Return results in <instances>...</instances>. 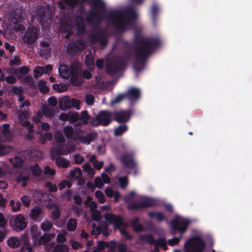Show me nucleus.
Segmentation results:
<instances>
[{"label": "nucleus", "instance_id": "26", "mask_svg": "<svg viewBox=\"0 0 252 252\" xmlns=\"http://www.w3.org/2000/svg\"><path fill=\"white\" fill-rule=\"evenodd\" d=\"M53 252H69V249L64 245H59L54 248Z\"/></svg>", "mask_w": 252, "mask_h": 252}, {"label": "nucleus", "instance_id": "39", "mask_svg": "<svg viewBox=\"0 0 252 252\" xmlns=\"http://www.w3.org/2000/svg\"><path fill=\"white\" fill-rule=\"evenodd\" d=\"M83 170L88 173L89 175L91 176H94V171L92 167L88 164H85L83 165Z\"/></svg>", "mask_w": 252, "mask_h": 252}, {"label": "nucleus", "instance_id": "8", "mask_svg": "<svg viewBox=\"0 0 252 252\" xmlns=\"http://www.w3.org/2000/svg\"><path fill=\"white\" fill-rule=\"evenodd\" d=\"M130 18L126 19L122 14L118 13L116 15L115 19V23L121 30L126 29L127 25L129 24Z\"/></svg>", "mask_w": 252, "mask_h": 252}, {"label": "nucleus", "instance_id": "2", "mask_svg": "<svg viewBox=\"0 0 252 252\" xmlns=\"http://www.w3.org/2000/svg\"><path fill=\"white\" fill-rule=\"evenodd\" d=\"M204 246V242L200 237H194L185 243V252H202Z\"/></svg>", "mask_w": 252, "mask_h": 252}, {"label": "nucleus", "instance_id": "18", "mask_svg": "<svg viewBox=\"0 0 252 252\" xmlns=\"http://www.w3.org/2000/svg\"><path fill=\"white\" fill-rule=\"evenodd\" d=\"M10 206L11 210L14 212L19 211L21 209V204L20 201H15L14 200L12 199L10 201Z\"/></svg>", "mask_w": 252, "mask_h": 252}, {"label": "nucleus", "instance_id": "25", "mask_svg": "<svg viewBox=\"0 0 252 252\" xmlns=\"http://www.w3.org/2000/svg\"><path fill=\"white\" fill-rule=\"evenodd\" d=\"M9 125L8 124L3 125L2 132L5 139H9L11 136V132L9 130Z\"/></svg>", "mask_w": 252, "mask_h": 252}, {"label": "nucleus", "instance_id": "22", "mask_svg": "<svg viewBox=\"0 0 252 252\" xmlns=\"http://www.w3.org/2000/svg\"><path fill=\"white\" fill-rule=\"evenodd\" d=\"M56 163L58 166L66 168L68 165V161L63 158H59L56 159Z\"/></svg>", "mask_w": 252, "mask_h": 252}, {"label": "nucleus", "instance_id": "14", "mask_svg": "<svg viewBox=\"0 0 252 252\" xmlns=\"http://www.w3.org/2000/svg\"><path fill=\"white\" fill-rule=\"evenodd\" d=\"M51 239V235L48 234H45L35 240V242L33 244L34 246L39 245H45Z\"/></svg>", "mask_w": 252, "mask_h": 252}, {"label": "nucleus", "instance_id": "20", "mask_svg": "<svg viewBox=\"0 0 252 252\" xmlns=\"http://www.w3.org/2000/svg\"><path fill=\"white\" fill-rule=\"evenodd\" d=\"M127 94L131 98H137L140 95V91L138 89L131 88L129 90Z\"/></svg>", "mask_w": 252, "mask_h": 252}, {"label": "nucleus", "instance_id": "9", "mask_svg": "<svg viewBox=\"0 0 252 252\" xmlns=\"http://www.w3.org/2000/svg\"><path fill=\"white\" fill-rule=\"evenodd\" d=\"M28 117L29 114L26 113L23 115H20L19 116V119L22 125L28 129L29 133L27 134V137L28 139H30L32 138L31 133L32 132L33 126L27 121Z\"/></svg>", "mask_w": 252, "mask_h": 252}, {"label": "nucleus", "instance_id": "62", "mask_svg": "<svg viewBox=\"0 0 252 252\" xmlns=\"http://www.w3.org/2000/svg\"><path fill=\"white\" fill-rule=\"evenodd\" d=\"M92 216L94 220H97L100 219V215L98 211H94L92 212Z\"/></svg>", "mask_w": 252, "mask_h": 252}, {"label": "nucleus", "instance_id": "35", "mask_svg": "<svg viewBox=\"0 0 252 252\" xmlns=\"http://www.w3.org/2000/svg\"><path fill=\"white\" fill-rule=\"evenodd\" d=\"M38 87L40 91L43 93H46L48 91V88L46 85L45 82L43 80L39 81Z\"/></svg>", "mask_w": 252, "mask_h": 252}, {"label": "nucleus", "instance_id": "13", "mask_svg": "<svg viewBox=\"0 0 252 252\" xmlns=\"http://www.w3.org/2000/svg\"><path fill=\"white\" fill-rule=\"evenodd\" d=\"M28 72V69L26 67H21L18 70L11 69L9 73L13 74L18 78H20L25 75Z\"/></svg>", "mask_w": 252, "mask_h": 252}, {"label": "nucleus", "instance_id": "34", "mask_svg": "<svg viewBox=\"0 0 252 252\" xmlns=\"http://www.w3.org/2000/svg\"><path fill=\"white\" fill-rule=\"evenodd\" d=\"M52 224L47 220H45L41 224V228L44 231L50 230L52 227Z\"/></svg>", "mask_w": 252, "mask_h": 252}, {"label": "nucleus", "instance_id": "4", "mask_svg": "<svg viewBox=\"0 0 252 252\" xmlns=\"http://www.w3.org/2000/svg\"><path fill=\"white\" fill-rule=\"evenodd\" d=\"M111 121V114L108 111H102L94 118L92 121V124L94 126L99 125L103 126L108 125Z\"/></svg>", "mask_w": 252, "mask_h": 252}, {"label": "nucleus", "instance_id": "28", "mask_svg": "<svg viewBox=\"0 0 252 252\" xmlns=\"http://www.w3.org/2000/svg\"><path fill=\"white\" fill-rule=\"evenodd\" d=\"M76 23L78 29V32L79 33H81L84 31V22L83 19L80 17H77L76 19Z\"/></svg>", "mask_w": 252, "mask_h": 252}, {"label": "nucleus", "instance_id": "1", "mask_svg": "<svg viewBox=\"0 0 252 252\" xmlns=\"http://www.w3.org/2000/svg\"><path fill=\"white\" fill-rule=\"evenodd\" d=\"M59 72L60 76L63 78H68L71 73V81L74 85L79 86L82 84L83 80L78 74L71 69V71L66 65H62L59 67Z\"/></svg>", "mask_w": 252, "mask_h": 252}, {"label": "nucleus", "instance_id": "36", "mask_svg": "<svg viewBox=\"0 0 252 252\" xmlns=\"http://www.w3.org/2000/svg\"><path fill=\"white\" fill-rule=\"evenodd\" d=\"M127 128L126 126H123L118 127L115 130V134L116 136L120 135L126 132Z\"/></svg>", "mask_w": 252, "mask_h": 252}, {"label": "nucleus", "instance_id": "15", "mask_svg": "<svg viewBox=\"0 0 252 252\" xmlns=\"http://www.w3.org/2000/svg\"><path fill=\"white\" fill-rule=\"evenodd\" d=\"M31 234L32 238V239L33 244H34L35 242V240H37L38 237L40 235V232L38 229V227L35 225H32L31 226Z\"/></svg>", "mask_w": 252, "mask_h": 252}, {"label": "nucleus", "instance_id": "40", "mask_svg": "<svg viewBox=\"0 0 252 252\" xmlns=\"http://www.w3.org/2000/svg\"><path fill=\"white\" fill-rule=\"evenodd\" d=\"M91 200H92V197H90V196H88L87 197V200L86 201V203L87 204H89V202H90V207L91 209V210L92 211V212H94V211H95V210H96V205L95 204V203L94 201H91Z\"/></svg>", "mask_w": 252, "mask_h": 252}, {"label": "nucleus", "instance_id": "30", "mask_svg": "<svg viewBox=\"0 0 252 252\" xmlns=\"http://www.w3.org/2000/svg\"><path fill=\"white\" fill-rule=\"evenodd\" d=\"M149 216L152 218H155L157 220L159 221L163 220L165 219L162 213L158 212H151L149 213Z\"/></svg>", "mask_w": 252, "mask_h": 252}, {"label": "nucleus", "instance_id": "45", "mask_svg": "<svg viewBox=\"0 0 252 252\" xmlns=\"http://www.w3.org/2000/svg\"><path fill=\"white\" fill-rule=\"evenodd\" d=\"M70 103L72 106L75 108L76 109H80V102L79 100L76 99H72L70 101Z\"/></svg>", "mask_w": 252, "mask_h": 252}, {"label": "nucleus", "instance_id": "50", "mask_svg": "<svg viewBox=\"0 0 252 252\" xmlns=\"http://www.w3.org/2000/svg\"><path fill=\"white\" fill-rule=\"evenodd\" d=\"M108 243L104 242H99L97 244V248L99 250H102L103 249L109 247Z\"/></svg>", "mask_w": 252, "mask_h": 252}, {"label": "nucleus", "instance_id": "51", "mask_svg": "<svg viewBox=\"0 0 252 252\" xmlns=\"http://www.w3.org/2000/svg\"><path fill=\"white\" fill-rule=\"evenodd\" d=\"M44 173L45 174L53 175L55 173L54 169L51 168L49 166H46L45 168Z\"/></svg>", "mask_w": 252, "mask_h": 252}, {"label": "nucleus", "instance_id": "11", "mask_svg": "<svg viewBox=\"0 0 252 252\" xmlns=\"http://www.w3.org/2000/svg\"><path fill=\"white\" fill-rule=\"evenodd\" d=\"M105 219L110 223H113L115 227H119L122 224L121 218L112 214H107L105 216Z\"/></svg>", "mask_w": 252, "mask_h": 252}, {"label": "nucleus", "instance_id": "44", "mask_svg": "<svg viewBox=\"0 0 252 252\" xmlns=\"http://www.w3.org/2000/svg\"><path fill=\"white\" fill-rule=\"evenodd\" d=\"M94 97L91 94H88L86 96L85 100H86V102L87 103V104L88 105H93L94 103Z\"/></svg>", "mask_w": 252, "mask_h": 252}, {"label": "nucleus", "instance_id": "43", "mask_svg": "<svg viewBox=\"0 0 252 252\" xmlns=\"http://www.w3.org/2000/svg\"><path fill=\"white\" fill-rule=\"evenodd\" d=\"M31 169L32 174L35 176H39L41 173L40 168L37 165H35L34 166L32 167Z\"/></svg>", "mask_w": 252, "mask_h": 252}, {"label": "nucleus", "instance_id": "29", "mask_svg": "<svg viewBox=\"0 0 252 252\" xmlns=\"http://www.w3.org/2000/svg\"><path fill=\"white\" fill-rule=\"evenodd\" d=\"M82 175V171L79 168H75L70 173L71 178L77 179Z\"/></svg>", "mask_w": 252, "mask_h": 252}, {"label": "nucleus", "instance_id": "56", "mask_svg": "<svg viewBox=\"0 0 252 252\" xmlns=\"http://www.w3.org/2000/svg\"><path fill=\"white\" fill-rule=\"evenodd\" d=\"M52 69V66L51 65H47L44 67H41V70H42V72L44 74L48 73L49 71H50Z\"/></svg>", "mask_w": 252, "mask_h": 252}, {"label": "nucleus", "instance_id": "48", "mask_svg": "<svg viewBox=\"0 0 252 252\" xmlns=\"http://www.w3.org/2000/svg\"><path fill=\"white\" fill-rule=\"evenodd\" d=\"M81 119L83 123H87L88 120V115L87 111H85L82 112Z\"/></svg>", "mask_w": 252, "mask_h": 252}, {"label": "nucleus", "instance_id": "59", "mask_svg": "<svg viewBox=\"0 0 252 252\" xmlns=\"http://www.w3.org/2000/svg\"><path fill=\"white\" fill-rule=\"evenodd\" d=\"M74 158L75 163L77 164L81 163L84 161V158L82 156L75 155Z\"/></svg>", "mask_w": 252, "mask_h": 252}, {"label": "nucleus", "instance_id": "55", "mask_svg": "<svg viewBox=\"0 0 252 252\" xmlns=\"http://www.w3.org/2000/svg\"><path fill=\"white\" fill-rule=\"evenodd\" d=\"M180 238H174L172 239H170L168 241L169 244L170 246H173L177 244V243H178V242L180 241Z\"/></svg>", "mask_w": 252, "mask_h": 252}, {"label": "nucleus", "instance_id": "42", "mask_svg": "<svg viewBox=\"0 0 252 252\" xmlns=\"http://www.w3.org/2000/svg\"><path fill=\"white\" fill-rule=\"evenodd\" d=\"M43 73L42 72V70H41V66L36 67L34 70V77L35 78H37L40 76H41Z\"/></svg>", "mask_w": 252, "mask_h": 252}, {"label": "nucleus", "instance_id": "47", "mask_svg": "<svg viewBox=\"0 0 252 252\" xmlns=\"http://www.w3.org/2000/svg\"><path fill=\"white\" fill-rule=\"evenodd\" d=\"M65 135L66 137H69L73 133V128L71 126H66L64 130Z\"/></svg>", "mask_w": 252, "mask_h": 252}, {"label": "nucleus", "instance_id": "3", "mask_svg": "<svg viewBox=\"0 0 252 252\" xmlns=\"http://www.w3.org/2000/svg\"><path fill=\"white\" fill-rule=\"evenodd\" d=\"M190 221L180 216H176L175 220L170 223V228L173 231L179 230L180 233L183 234L189 225Z\"/></svg>", "mask_w": 252, "mask_h": 252}, {"label": "nucleus", "instance_id": "10", "mask_svg": "<svg viewBox=\"0 0 252 252\" xmlns=\"http://www.w3.org/2000/svg\"><path fill=\"white\" fill-rule=\"evenodd\" d=\"M43 216L42 209L39 207H34L31 210L30 216L34 221H40L42 219Z\"/></svg>", "mask_w": 252, "mask_h": 252}, {"label": "nucleus", "instance_id": "53", "mask_svg": "<svg viewBox=\"0 0 252 252\" xmlns=\"http://www.w3.org/2000/svg\"><path fill=\"white\" fill-rule=\"evenodd\" d=\"M46 187L50 191H55L57 190V188L55 185H53L51 183H47L46 185Z\"/></svg>", "mask_w": 252, "mask_h": 252}, {"label": "nucleus", "instance_id": "5", "mask_svg": "<svg viewBox=\"0 0 252 252\" xmlns=\"http://www.w3.org/2000/svg\"><path fill=\"white\" fill-rule=\"evenodd\" d=\"M10 225L13 230L19 231L26 228L27 225V222L25 217L23 215L19 214L11 219Z\"/></svg>", "mask_w": 252, "mask_h": 252}, {"label": "nucleus", "instance_id": "17", "mask_svg": "<svg viewBox=\"0 0 252 252\" xmlns=\"http://www.w3.org/2000/svg\"><path fill=\"white\" fill-rule=\"evenodd\" d=\"M29 180V177L27 176H23L22 174H19L18 176L16 178V181L19 183L22 187H25L27 185V183Z\"/></svg>", "mask_w": 252, "mask_h": 252}, {"label": "nucleus", "instance_id": "32", "mask_svg": "<svg viewBox=\"0 0 252 252\" xmlns=\"http://www.w3.org/2000/svg\"><path fill=\"white\" fill-rule=\"evenodd\" d=\"M86 63L90 69L94 68V61L92 55H88L86 57Z\"/></svg>", "mask_w": 252, "mask_h": 252}, {"label": "nucleus", "instance_id": "19", "mask_svg": "<svg viewBox=\"0 0 252 252\" xmlns=\"http://www.w3.org/2000/svg\"><path fill=\"white\" fill-rule=\"evenodd\" d=\"M155 43L154 41L146 42L142 50L143 55H146L149 53L151 48L155 45Z\"/></svg>", "mask_w": 252, "mask_h": 252}, {"label": "nucleus", "instance_id": "54", "mask_svg": "<svg viewBox=\"0 0 252 252\" xmlns=\"http://www.w3.org/2000/svg\"><path fill=\"white\" fill-rule=\"evenodd\" d=\"M124 98V95L120 94L117 96V97L113 100H112L111 102L112 105L120 102L122 100H123Z\"/></svg>", "mask_w": 252, "mask_h": 252}, {"label": "nucleus", "instance_id": "21", "mask_svg": "<svg viewBox=\"0 0 252 252\" xmlns=\"http://www.w3.org/2000/svg\"><path fill=\"white\" fill-rule=\"evenodd\" d=\"M20 243V240L17 237H11L8 240V245L12 248L18 247Z\"/></svg>", "mask_w": 252, "mask_h": 252}, {"label": "nucleus", "instance_id": "6", "mask_svg": "<svg viewBox=\"0 0 252 252\" xmlns=\"http://www.w3.org/2000/svg\"><path fill=\"white\" fill-rule=\"evenodd\" d=\"M140 240L142 241L149 243L151 244L155 243L156 248L154 249L155 252L158 251V247L163 248L164 250H166L167 247L166 246V241L165 239L162 238L158 239L157 242H155L153 237L151 235H142L140 236Z\"/></svg>", "mask_w": 252, "mask_h": 252}, {"label": "nucleus", "instance_id": "63", "mask_svg": "<svg viewBox=\"0 0 252 252\" xmlns=\"http://www.w3.org/2000/svg\"><path fill=\"white\" fill-rule=\"evenodd\" d=\"M60 212L58 210H56L52 213V218L53 219H56L59 217Z\"/></svg>", "mask_w": 252, "mask_h": 252}, {"label": "nucleus", "instance_id": "41", "mask_svg": "<svg viewBox=\"0 0 252 252\" xmlns=\"http://www.w3.org/2000/svg\"><path fill=\"white\" fill-rule=\"evenodd\" d=\"M21 200L23 205L26 207L29 206L31 201L30 197L28 196H22Z\"/></svg>", "mask_w": 252, "mask_h": 252}, {"label": "nucleus", "instance_id": "16", "mask_svg": "<svg viewBox=\"0 0 252 252\" xmlns=\"http://www.w3.org/2000/svg\"><path fill=\"white\" fill-rule=\"evenodd\" d=\"M105 192L106 195L109 197L114 196L116 201H118L120 197V195L118 192H114L111 189H106Z\"/></svg>", "mask_w": 252, "mask_h": 252}, {"label": "nucleus", "instance_id": "7", "mask_svg": "<svg viewBox=\"0 0 252 252\" xmlns=\"http://www.w3.org/2000/svg\"><path fill=\"white\" fill-rule=\"evenodd\" d=\"M37 30L32 27L29 29L23 37L24 41L27 43L34 42L37 38Z\"/></svg>", "mask_w": 252, "mask_h": 252}, {"label": "nucleus", "instance_id": "49", "mask_svg": "<svg viewBox=\"0 0 252 252\" xmlns=\"http://www.w3.org/2000/svg\"><path fill=\"white\" fill-rule=\"evenodd\" d=\"M119 181L121 188H124L127 184V180L126 177L119 178Z\"/></svg>", "mask_w": 252, "mask_h": 252}, {"label": "nucleus", "instance_id": "57", "mask_svg": "<svg viewBox=\"0 0 252 252\" xmlns=\"http://www.w3.org/2000/svg\"><path fill=\"white\" fill-rule=\"evenodd\" d=\"M48 103L50 105L55 106L57 104V100L55 97H50L48 100Z\"/></svg>", "mask_w": 252, "mask_h": 252}, {"label": "nucleus", "instance_id": "33", "mask_svg": "<svg viewBox=\"0 0 252 252\" xmlns=\"http://www.w3.org/2000/svg\"><path fill=\"white\" fill-rule=\"evenodd\" d=\"M23 21V19L20 18L17 23L16 22L15 19H13L12 21V23H14L13 27L17 31H20L23 29V26L21 24V22Z\"/></svg>", "mask_w": 252, "mask_h": 252}, {"label": "nucleus", "instance_id": "61", "mask_svg": "<svg viewBox=\"0 0 252 252\" xmlns=\"http://www.w3.org/2000/svg\"><path fill=\"white\" fill-rule=\"evenodd\" d=\"M57 240L59 242H63L65 241L66 238L64 235L63 234H60L58 235Z\"/></svg>", "mask_w": 252, "mask_h": 252}, {"label": "nucleus", "instance_id": "64", "mask_svg": "<svg viewBox=\"0 0 252 252\" xmlns=\"http://www.w3.org/2000/svg\"><path fill=\"white\" fill-rule=\"evenodd\" d=\"M4 46H5V48L7 50H9V51L10 53H12L14 51V47L12 46V45H10L8 43H5V44H4Z\"/></svg>", "mask_w": 252, "mask_h": 252}, {"label": "nucleus", "instance_id": "46", "mask_svg": "<svg viewBox=\"0 0 252 252\" xmlns=\"http://www.w3.org/2000/svg\"><path fill=\"white\" fill-rule=\"evenodd\" d=\"M66 187L68 188H69L71 187V184L69 183V182L68 181H63L59 185V187L60 189H62Z\"/></svg>", "mask_w": 252, "mask_h": 252}, {"label": "nucleus", "instance_id": "37", "mask_svg": "<svg viewBox=\"0 0 252 252\" xmlns=\"http://www.w3.org/2000/svg\"><path fill=\"white\" fill-rule=\"evenodd\" d=\"M76 228V222L73 219L70 220L67 223V229L69 231H74Z\"/></svg>", "mask_w": 252, "mask_h": 252}, {"label": "nucleus", "instance_id": "31", "mask_svg": "<svg viewBox=\"0 0 252 252\" xmlns=\"http://www.w3.org/2000/svg\"><path fill=\"white\" fill-rule=\"evenodd\" d=\"M11 163L15 167L21 166L23 163L22 160L19 157H15L14 158L10 159Z\"/></svg>", "mask_w": 252, "mask_h": 252}, {"label": "nucleus", "instance_id": "52", "mask_svg": "<svg viewBox=\"0 0 252 252\" xmlns=\"http://www.w3.org/2000/svg\"><path fill=\"white\" fill-rule=\"evenodd\" d=\"M94 185L98 188H101L103 186V183L101 181L100 178L97 177L95 179Z\"/></svg>", "mask_w": 252, "mask_h": 252}, {"label": "nucleus", "instance_id": "23", "mask_svg": "<svg viewBox=\"0 0 252 252\" xmlns=\"http://www.w3.org/2000/svg\"><path fill=\"white\" fill-rule=\"evenodd\" d=\"M93 140V137L92 134H89L80 137V140L84 144L88 145Z\"/></svg>", "mask_w": 252, "mask_h": 252}, {"label": "nucleus", "instance_id": "12", "mask_svg": "<svg viewBox=\"0 0 252 252\" xmlns=\"http://www.w3.org/2000/svg\"><path fill=\"white\" fill-rule=\"evenodd\" d=\"M129 118V114L128 112L120 111L115 113V119L119 123L126 122Z\"/></svg>", "mask_w": 252, "mask_h": 252}, {"label": "nucleus", "instance_id": "60", "mask_svg": "<svg viewBox=\"0 0 252 252\" xmlns=\"http://www.w3.org/2000/svg\"><path fill=\"white\" fill-rule=\"evenodd\" d=\"M39 126L41 129L45 131H47L49 129V126L46 123H42Z\"/></svg>", "mask_w": 252, "mask_h": 252}, {"label": "nucleus", "instance_id": "58", "mask_svg": "<svg viewBox=\"0 0 252 252\" xmlns=\"http://www.w3.org/2000/svg\"><path fill=\"white\" fill-rule=\"evenodd\" d=\"M10 63L11 64H19L20 63V58L17 57H15L10 61Z\"/></svg>", "mask_w": 252, "mask_h": 252}, {"label": "nucleus", "instance_id": "24", "mask_svg": "<svg viewBox=\"0 0 252 252\" xmlns=\"http://www.w3.org/2000/svg\"><path fill=\"white\" fill-rule=\"evenodd\" d=\"M24 241L25 245L23 248V252H32V248L29 246V240L26 236L22 237Z\"/></svg>", "mask_w": 252, "mask_h": 252}, {"label": "nucleus", "instance_id": "38", "mask_svg": "<svg viewBox=\"0 0 252 252\" xmlns=\"http://www.w3.org/2000/svg\"><path fill=\"white\" fill-rule=\"evenodd\" d=\"M95 197L100 203H102L105 201V197L102 192L99 190H97L95 192Z\"/></svg>", "mask_w": 252, "mask_h": 252}, {"label": "nucleus", "instance_id": "27", "mask_svg": "<svg viewBox=\"0 0 252 252\" xmlns=\"http://www.w3.org/2000/svg\"><path fill=\"white\" fill-rule=\"evenodd\" d=\"M54 89L59 93L63 92L67 90V86L64 84H54L53 86Z\"/></svg>", "mask_w": 252, "mask_h": 252}]
</instances>
